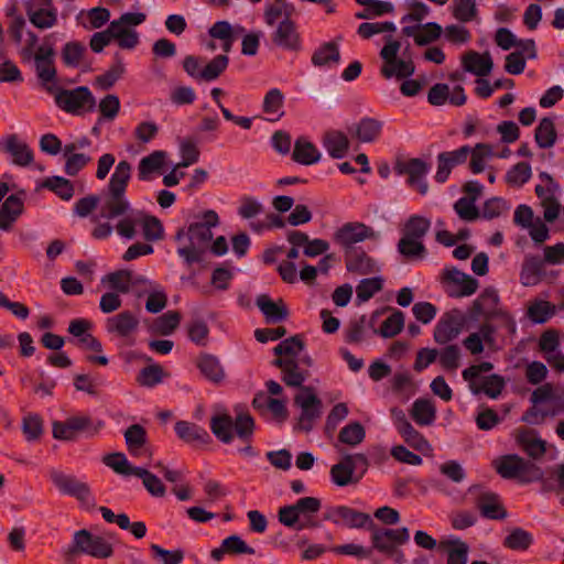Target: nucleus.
<instances>
[{
    "mask_svg": "<svg viewBox=\"0 0 564 564\" xmlns=\"http://www.w3.org/2000/svg\"><path fill=\"white\" fill-rule=\"evenodd\" d=\"M131 174V163L127 160L119 161L101 194L100 217L108 220L119 219L115 230L124 239L135 237L142 220V210L134 209L126 196Z\"/></svg>",
    "mask_w": 564,
    "mask_h": 564,
    "instance_id": "obj_1",
    "label": "nucleus"
},
{
    "mask_svg": "<svg viewBox=\"0 0 564 564\" xmlns=\"http://www.w3.org/2000/svg\"><path fill=\"white\" fill-rule=\"evenodd\" d=\"M219 216L208 209L194 217L187 228L176 231L177 254L187 265L200 262L213 239L212 229L219 225Z\"/></svg>",
    "mask_w": 564,
    "mask_h": 564,
    "instance_id": "obj_2",
    "label": "nucleus"
},
{
    "mask_svg": "<svg viewBox=\"0 0 564 564\" xmlns=\"http://www.w3.org/2000/svg\"><path fill=\"white\" fill-rule=\"evenodd\" d=\"M210 431L224 444H230L236 434L239 440L249 443L254 432V420L249 413H239L236 419L227 413L213 415Z\"/></svg>",
    "mask_w": 564,
    "mask_h": 564,
    "instance_id": "obj_3",
    "label": "nucleus"
},
{
    "mask_svg": "<svg viewBox=\"0 0 564 564\" xmlns=\"http://www.w3.org/2000/svg\"><path fill=\"white\" fill-rule=\"evenodd\" d=\"M322 508L321 499L316 497H302L293 505L279 509L278 519L283 525L301 531L318 527L315 516Z\"/></svg>",
    "mask_w": 564,
    "mask_h": 564,
    "instance_id": "obj_4",
    "label": "nucleus"
},
{
    "mask_svg": "<svg viewBox=\"0 0 564 564\" xmlns=\"http://www.w3.org/2000/svg\"><path fill=\"white\" fill-rule=\"evenodd\" d=\"M494 467L503 479H516L521 484H530L543 478V471L538 465L517 454L498 457L494 460Z\"/></svg>",
    "mask_w": 564,
    "mask_h": 564,
    "instance_id": "obj_5",
    "label": "nucleus"
},
{
    "mask_svg": "<svg viewBox=\"0 0 564 564\" xmlns=\"http://www.w3.org/2000/svg\"><path fill=\"white\" fill-rule=\"evenodd\" d=\"M48 93L54 96L56 106L69 115L83 116L95 110L96 99L86 86H78L73 89L55 86L48 88Z\"/></svg>",
    "mask_w": 564,
    "mask_h": 564,
    "instance_id": "obj_6",
    "label": "nucleus"
},
{
    "mask_svg": "<svg viewBox=\"0 0 564 564\" xmlns=\"http://www.w3.org/2000/svg\"><path fill=\"white\" fill-rule=\"evenodd\" d=\"M48 477L61 495L75 498L87 510L96 507V499L90 487L75 475L53 468L48 471Z\"/></svg>",
    "mask_w": 564,
    "mask_h": 564,
    "instance_id": "obj_7",
    "label": "nucleus"
},
{
    "mask_svg": "<svg viewBox=\"0 0 564 564\" xmlns=\"http://www.w3.org/2000/svg\"><path fill=\"white\" fill-rule=\"evenodd\" d=\"M105 423L94 421L88 414H76L67 417L65 421H55L52 424L53 437L61 441H74L82 432L88 435L97 434Z\"/></svg>",
    "mask_w": 564,
    "mask_h": 564,
    "instance_id": "obj_8",
    "label": "nucleus"
},
{
    "mask_svg": "<svg viewBox=\"0 0 564 564\" xmlns=\"http://www.w3.org/2000/svg\"><path fill=\"white\" fill-rule=\"evenodd\" d=\"M400 47L401 44L399 41L388 36L386 45L380 51V57L383 61L380 73L387 79L392 77L408 78L414 74V63L411 59L398 57Z\"/></svg>",
    "mask_w": 564,
    "mask_h": 564,
    "instance_id": "obj_9",
    "label": "nucleus"
},
{
    "mask_svg": "<svg viewBox=\"0 0 564 564\" xmlns=\"http://www.w3.org/2000/svg\"><path fill=\"white\" fill-rule=\"evenodd\" d=\"M500 299L496 289L486 288L474 301L471 315L474 317L482 316L489 318H501L509 332H516V322L512 316L499 306Z\"/></svg>",
    "mask_w": 564,
    "mask_h": 564,
    "instance_id": "obj_10",
    "label": "nucleus"
},
{
    "mask_svg": "<svg viewBox=\"0 0 564 564\" xmlns=\"http://www.w3.org/2000/svg\"><path fill=\"white\" fill-rule=\"evenodd\" d=\"M68 553L73 555L86 554L95 558H108L112 556L113 549L105 538L82 529L74 533Z\"/></svg>",
    "mask_w": 564,
    "mask_h": 564,
    "instance_id": "obj_11",
    "label": "nucleus"
},
{
    "mask_svg": "<svg viewBox=\"0 0 564 564\" xmlns=\"http://www.w3.org/2000/svg\"><path fill=\"white\" fill-rule=\"evenodd\" d=\"M50 36L45 37L42 45L34 52V68L40 84L48 91L57 83V70L55 66V50L52 43H48Z\"/></svg>",
    "mask_w": 564,
    "mask_h": 564,
    "instance_id": "obj_12",
    "label": "nucleus"
},
{
    "mask_svg": "<svg viewBox=\"0 0 564 564\" xmlns=\"http://www.w3.org/2000/svg\"><path fill=\"white\" fill-rule=\"evenodd\" d=\"M272 365L281 370V380L285 386L302 390L310 376L308 368L312 367L313 360L305 354L297 359L275 358Z\"/></svg>",
    "mask_w": 564,
    "mask_h": 564,
    "instance_id": "obj_13",
    "label": "nucleus"
},
{
    "mask_svg": "<svg viewBox=\"0 0 564 564\" xmlns=\"http://www.w3.org/2000/svg\"><path fill=\"white\" fill-rule=\"evenodd\" d=\"M468 492L473 497L474 506L482 518L489 520H503L507 518L508 512L498 494L480 486L470 487Z\"/></svg>",
    "mask_w": 564,
    "mask_h": 564,
    "instance_id": "obj_14",
    "label": "nucleus"
},
{
    "mask_svg": "<svg viewBox=\"0 0 564 564\" xmlns=\"http://www.w3.org/2000/svg\"><path fill=\"white\" fill-rule=\"evenodd\" d=\"M441 283L449 297L460 299L473 295L478 289V281L456 268H445L441 275Z\"/></svg>",
    "mask_w": 564,
    "mask_h": 564,
    "instance_id": "obj_15",
    "label": "nucleus"
},
{
    "mask_svg": "<svg viewBox=\"0 0 564 564\" xmlns=\"http://www.w3.org/2000/svg\"><path fill=\"white\" fill-rule=\"evenodd\" d=\"M334 241L344 249L347 253L348 250H356L355 245L362 242L367 239L377 240L379 234L372 227L364 223L350 221L344 224L334 232Z\"/></svg>",
    "mask_w": 564,
    "mask_h": 564,
    "instance_id": "obj_16",
    "label": "nucleus"
},
{
    "mask_svg": "<svg viewBox=\"0 0 564 564\" xmlns=\"http://www.w3.org/2000/svg\"><path fill=\"white\" fill-rule=\"evenodd\" d=\"M294 402L301 408L299 429L310 432L314 422L322 414V401L312 387H302L300 393L295 395Z\"/></svg>",
    "mask_w": 564,
    "mask_h": 564,
    "instance_id": "obj_17",
    "label": "nucleus"
},
{
    "mask_svg": "<svg viewBox=\"0 0 564 564\" xmlns=\"http://www.w3.org/2000/svg\"><path fill=\"white\" fill-rule=\"evenodd\" d=\"M399 175H406V184L415 188L421 195H426L429 191V184L426 182V175L429 174L431 166L422 159L414 158L406 161L398 162L394 167Z\"/></svg>",
    "mask_w": 564,
    "mask_h": 564,
    "instance_id": "obj_18",
    "label": "nucleus"
},
{
    "mask_svg": "<svg viewBox=\"0 0 564 564\" xmlns=\"http://www.w3.org/2000/svg\"><path fill=\"white\" fill-rule=\"evenodd\" d=\"M324 520L337 525H346L350 529H370L373 521L368 513L355 510L347 506L330 507L324 513Z\"/></svg>",
    "mask_w": 564,
    "mask_h": 564,
    "instance_id": "obj_19",
    "label": "nucleus"
},
{
    "mask_svg": "<svg viewBox=\"0 0 564 564\" xmlns=\"http://www.w3.org/2000/svg\"><path fill=\"white\" fill-rule=\"evenodd\" d=\"M560 333L550 328L544 330L539 338L538 347L549 366L556 372L564 371V352L560 348Z\"/></svg>",
    "mask_w": 564,
    "mask_h": 564,
    "instance_id": "obj_20",
    "label": "nucleus"
},
{
    "mask_svg": "<svg viewBox=\"0 0 564 564\" xmlns=\"http://www.w3.org/2000/svg\"><path fill=\"white\" fill-rule=\"evenodd\" d=\"M26 14L30 22L41 30L53 28L57 23V9L52 0H29Z\"/></svg>",
    "mask_w": 564,
    "mask_h": 564,
    "instance_id": "obj_21",
    "label": "nucleus"
},
{
    "mask_svg": "<svg viewBox=\"0 0 564 564\" xmlns=\"http://www.w3.org/2000/svg\"><path fill=\"white\" fill-rule=\"evenodd\" d=\"M272 43L285 51L297 52L302 48V39L296 23L292 19H282L271 34Z\"/></svg>",
    "mask_w": 564,
    "mask_h": 564,
    "instance_id": "obj_22",
    "label": "nucleus"
},
{
    "mask_svg": "<svg viewBox=\"0 0 564 564\" xmlns=\"http://www.w3.org/2000/svg\"><path fill=\"white\" fill-rule=\"evenodd\" d=\"M470 153L469 145H462L460 148L453 151H444L438 153L437 170L435 173V181L440 184L445 183L454 167L464 164Z\"/></svg>",
    "mask_w": 564,
    "mask_h": 564,
    "instance_id": "obj_23",
    "label": "nucleus"
},
{
    "mask_svg": "<svg viewBox=\"0 0 564 564\" xmlns=\"http://www.w3.org/2000/svg\"><path fill=\"white\" fill-rule=\"evenodd\" d=\"M94 324L86 318H74L69 322L67 332L75 338V345L83 349L100 352L101 343L90 333Z\"/></svg>",
    "mask_w": 564,
    "mask_h": 564,
    "instance_id": "obj_24",
    "label": "nucleus"
},
{
    "mask_svg": "<svg viewBox=\"0 0 564 564\" xmlns=\"http://www.w3.org/2000/svg\"><path fill=\"white\" fill-rule=\"evenodd\" d=\"M3 150L9 155L11 163L19 167L30 166L34 160L33 150L15 133L6 137Z\"/></svg>",
    "mask_w": 564,
    "mask_h": 564,
    "instance_id": "obj_25",
    "label": "nucleus"
},
{
    "mask_svg": "<svg viewBox=\"0 0 564 564\" xmlns=\"http://www.w3.org/2000/svg\"><path fill=\"white\" fill-rule=\"evenodd\" d=\"M89 145L90 140L87 137H83L77 142L66 143L63 147V155L66 160L64 171L67 175L75 176L91 161L89 155L85 153H76L77 149Z\"/></svg>",
    "mask_w": 564,
    "mask_h": 564,
    "instance_id": "obj_26",
    "label": "nucleus"
},
{
    "mask_svg": "<svg viewBox=\"0 0 564 564\" xmlns=\"http://www.w3.org/2000/svg\"><path fill=\"white\" fill-rule=\"evenodd\" d=\"M359 460L364 464L367 463V458L362 454L356 455H346L343 459L332 466L330 468V479L332 481L339 486L345 487L350 484L357 482L358 478H354V473L356 470V462Z\"/></svg>",
    "mask_w": 564,
    "mask_h": 564,
    "instance_id": "obj_27",
    "label": "nucleus"
},
{
    "mask_svg": "<svg viewBox=\"0 0 564 564\" xmlns=\"http://www.w3.org/2000/svg\"><path fill=\"white\" fill-rule=\"evenodd\" d=\"M26 199L25 191H19L10 194L2 202V231H10L13 224L24 213V203Z\"/></svg>",
    "mask_w": 564,
    "mask_h": 564,
    "instance_id": "obj_28",
    "label": "nucleus"
},
{
    "mask_svg": "<svg viewBox=\"0 0 564 564\" xmlns=\"http://www.w3.org/2000/svg\"><path fill=\"white\" fill-rule=\"evenodd\" d=\"M345 265L348 272L359 275H368L380 270L377 261L362 249L348 250L345 253Z\"/></svg>",
    "mask_w": 564,
    "mask_h": 564,
    "instance_id": "obj_29",
    "label": "nucleus"
},
{
    "mask_svg": "<svg viewBox=\"0 0 564 564\" xmlns=\"http://www.w3.org/2000/svg\"><path fill=\"white\" fill-rule=\"evenodd\" d=\"M174 430L181 441L193 447L204 446L212 442L210 435L204 427L188 421H177Z\"/></svg>",
    "mask_w": 564,
    "mask_h": 564,
    "instance_id": "obj_30",
    "label": "nucleus"
},
{
    "mask_svg": "<svg viewBox=\"0 0 564 564\" xmlns=\"http://www.w3.org/2000/svg\"><path fill=\"white\" fill-rule=\"evenodd\" d=\"M462 323L458 315L447 312L442 315L434 328V340L445 345L455 339L460 333Z\"/></svg>",
    "mask_w": 564,
    "mask_h": 564,
    "instance_id": "obj_31",
    "label": "nucleus"
},
{
    "mask_svg": "<svg viewBox=\"0 0 564 564\" xmlns=\"http://www.w3.org/2000/svg\"><path fill=\"white\" fill-rule=\"evenodd\" d=\"M139 326L138 317L130 311H123L106 319V329L119 337H129Z\"/></svg>",
    "mask_w": 564,
    "mask_h": 564,
    "instance_id": "obj_32",
    "label": "nucleus"
},
{
    "mask_svg": "<svg viewBox=\"0 0 564 564\" xmlns=\"http://www.w3.org/2000/svg\"><path fill=\"white\" fill-rule=\"evenodd\" d=\"M285 96L280 88H270L263 97L261 110L270 122H276L284 117Z\"/></svg>",
    "mask_w": 564,
    "mask_h": 564,
    "instance_id": "obj_33",
    "label": "nucleus"
},
{
    "mask_svg": "<svg viewBox=\"0 0 564 564\" xmlns=\"http://www.w3.org/2000/svg\"><path fill=\"white\" fill-rule=\"evenodd\" d=\"M382 129V121L371 117H364L355 123L350 132L359 142L372 143L380 138Z\"/></svg>",
    "mask_w": 564,
    "mask_h": 564,
    "instance_id": "obj_34",
    "label": "nucleus"
},
{
    "mask_svg": "<svg viewBox=\"0 0 564 564\" xmlns=\"http://www.w3.org/2000/svg\"><path fill=\"white\" fill-rule=\"evenodd\" d=\"M196 367L203 377L214 384H220L226 378L219 358L212 354H200L196 360Z\"/></svg>",
    "mask_w": 564,
    "mask_h": 564,
    "instance_id": "obj_35",
    "label": "nucleus"
},
{
    "mask_svg": "<svg viewBox=\"0 0 564 564\" xmlns=\"http://www.w3.org/2000/svg\"><path fill=\"white\" fill-rule=\"evenodd\" d=\"M256 303L268 323H281L289 317V310L281 299L272 301L269 295L261 294Z\"/></svg>",
    "mask_w": 564,
    "mask_h": 564,
    "instance_id": "obj_36",
    "label": "nucleus"
},
{
    "mask_svg": "<svg viewBox=\"0 0 564 564\" xmlns=\"http://www.w3.org/2000/svg\"><path fill=\"white\" fill-rule=\"evenodd\" d=\"M517 444L531 458H541L546 452V442L538 436L533 430H520L516 436Z\"/></svg>",
    "mask_w": 564,
    "mask_h": 564,
    "instance_id": "obj_37",
    "label": "nucleus"
},
{
    "mask_svg": "<svg viewBox=\"0 0 564 564\" xmlns=\"http://www.w3.org/2000/svg\"><path fill=\"white\" fill-rule=\"evenodd\" d=\"M462 65L465 72L482 77L490 74L494 63L489 53L470 51L462 57Z\"/></svg>",
    "mask_w": 564,
    "mask_h": 564,
    "instance_id": "obj_38",
    "label": "nucleus"
},
{
    "mask_svg": "<svg viewBox=\"0 0 564 564\" xmlns=\"http://www.w3.org/2000/svg\"><path fill=\"white\" fill-rule=\"evenodd\" d=\"M544 273V261L538 256H527L520 271V282L524 286L540 283Z\"/></svg>",
    "mask_w": 564,
    "mask_h": 564,
    "instance_id": "obj_39",
    "label": "nucleus"
},
{
    "mask_svg": "<svg viewBox=\"0 0 564 564\" xmlns=\"http://www.w3.org/2000/svg\"><path fill=\"white\" fill-rule=\"evenodd\" d=\"M166 160V152L162 150H155L149 155L142 158L138 165V178L147 182L152 180V174L160 172Z\"/></svg>",
    "mask_w": 564,
    "mask_h": 564,
    "instance_id": "obj_40",
    "label": "nucleus"
},
{
    "mask_svg": "<svg viewBox=\"0 0 564 564\" xmlns=\"http://www.w3.org/2000/svg\"><path fill=\"white\" fill-rule=\"evenodd\" d=\"M323 145L330 158L343 159L349 150V140L344 132L330 130L325 132Z\"/></svg>",
    "mask_w": 564,
    "mask_h": 564,
    "instance_id": "obj_41",
    "label": "nucleus"
},
{
    "mask_svg": "<svg viewBox=\"0 0 564 564\" xmlns=\"http://www.w3.org/2000/svg\"><path fill=\"white\" fill-rule=\"evenodd\" d=\"M369 530L372 532L371 542L373 549L384 556L392 558L397 564H402L405 561L403 551L394 547L388 538L383 539V531L381 529L376 528L373 524Z\"/></svg>",
    "mask_w": 564,
    "mask_h": 564,
    "instance_id": "obj_42",
    "label": "nucleus"
},
{
    "mask_svg": "<svg viewBox=\"0 0 564 564\" xmlns=\"http://www.w3.org/2000/svg\"><path fill=\"white\" fill-rule=\"evenodd\" d=\"M412 420L420 426L433 425L436 420V408L429 399H416L410 410Z\"/></svg>",
    "mask_w": 564,
    "mask_h": 564,
    "instance_id": "obj_43",
    "label": "nucleus"
},
{
    "mask_svg": "<svg viewBox=\"0 0 564 564\" xmlns=\"http://www.w3.org/2000/svg\"><path fill=\"white\" fill-rule=\"evenodd\" d=\"M292 159L302 165H312L319 161L321 152L305 138H299L294 143Z\"/></svg>",
    "mask_w": 564,
    "mask_h": 564,
    "instance_id": "obj_44",
    "label": "nucleus"
},
{
    "mask_svg": "<svg viewBox=\"0 0 564 564\" xmlns=\"http://www.w3.org/2000/svg\"><path fill=\"white\" fill-rule=\"evenodd\" d=\"M305 343L301 335H294L280 341L274 348L273 352L278 358L297 359L304 354Z\"/></svg>",
    "mask_w": 564,
    "mask_h": 564,
    "instance_id": "obj_45",
    "label": "nucleus"
},
{
    "mask_svg": "<svg viewBox=\"0 0 564 564\" xmlns=\"http://www.w3.org/2000/svg\"><path fill=\"white\" fill-rule=\"evenodd\" d=\"M123 436L130 455L140 456L148 442L145 429L140 424H132L124 431Z\"/></svg>",
    "mask_w": 564,
    "mask_h": 564,
    "instance_id": "obj_46",
    "label": "nucleus"
},
{
    "mask_svg": "<svg viewBox=\"0 0 564 564\" xmlns=\"http://www.w3.org/2000/svg\"><path fill=\"white\" fill-rule=\"evenodd\" d=\"M430 228L431 220L429 218L421 215H411L401 228V236L423 241Z\"/></svg>",
    "mask_w": 564,
    "mask_h": 564,
    "instance_id": "obj_47",
    "label": "nucleus"
},
{
    "mask_svg": "<svg viewBox=\"0 0 564 564\" xmlns=\"http://www.w3.org/2000/svg\"><path fill=\"white\" fill-rule=\"evenodd\" d=\"M557 139L555 124L552 118L544 117L540 120L534 131V140L540 149L552 148Z\"/></svg>",
    "mask_w": 564,
    "mask_h": 564,
    "instance_id": "obj_48",
    "label": "nucleus"
},
{
    "mask_svg": "<svg viewBox=\"0 0 564 564\" xmlns=\"http://www.w3.org/2000/svg\"><path fill=\"white\" fill-rule=\"evenodd\" d=\"M102 282H108L112 290L124 294L130 291L131 284L144 281L139 278H134V273L131 271L119 270L107 274L105 278H102Z\"/></svg>",
    "mask_w": 564,
    "mask_h": 564,
    "instance_id": "obj_49",
    "label": "nucleus"
},
{
    "mask_svg": "<svg viewBox=\"0 0 564 564\" xmlns=\"http://www.w3.org/2000/svg\"><path fill=\"white\" fill-rule=\"evenodd\" d=\"M397 250L408 261L421 260L427 252L423 241L404 236L398 241Z\"/></svg>",
    "mask_w": 564,
    "mask_h": 564,
    "instance_id": "obj_50",
    "label": "nucleus"
},
{
    "mask_svg": "<svg viewBox=\"0 0 564 564\" xmlns=\"http://www.w3.org/2000/svg\"><path fill=\"white\" fill-rule=\"evenodd\" d=\"M494 155V148L488 143H477L474 148H470L469 170L471 173H481L485 170L486 162Z\"/></svg>",
    "mask_w": 564,
    "mask_h": 564,
    "instance_id": "obj_51",
    "label": "nucleus"
},
{
    "mask_svg": "<svg viewBox=\"0 0 564 564\" xmlns=\"http://www.w3.org/2000/svg\"><path fill=\"white\" fill-rule=\"evenodd\" d=\"M340 59V54L337 44L327 42L319 46L312 56V63L315 66H330L337 64Z\"/></svg>",
    "mask_w": 564,
    "mask_h": 564,
    "instance_id": "obj_52",
    "label": "nucleus"
},
{
    "mask_svg": "<svg viewBox=\"0 0 564 564\" xmlns=\"http://www.w3.org/2000/svg\"><path fill=\"white\" fill-rule=\"evenodd\" d=\"M102 463L115 473L122 476L135 475L137 467H133L123 453L116 452L102 457Z\"/></svg>",
    "mask_w": 564,
    "mask_h": 564,
    "instance_id": "obj_53",
    "label": "nucleus"
},
{
    "mask_svg": "<svg viewBox=\"0 0 564 564\" xmlns=\"http://www.w3.org/2000/svg\"><path fill=\"white\" fill-rule=\"evenodd\" d=\"M532 543V534L521 528L511 530L503 540V546L513 551H525Z\"/></svg>",
    "mask_w": 564,
    "mask_h": 564,
    "instance_id": "obj_54",
    "label": "nucleus"
},
{
    "mask_svg": "<svg viewBox=\"0 0 564 564\" xmlns=\"http://www.w3.org/2000/svg\"><path fill=\"white\" fill-rule=\"evenodd\" d=\"M43 187L55 193L63 200H70L74 196L73 183L63 176H51L43 182Z\"/></svg>",
    "mask_w": 564,
    "mask_h": 564,
    "instance_id": "obj_55",
    "label": "nucleus"
},
{
    "mask_svg": "<svg viewBox=\"0 0 564 564\" xmlns=\"http://www.w3.org/2000/svg\"><path fill=\"white\" fill-rule=\"evenodd\" d=\"M86 53V46L78 41L67 42L62 48V61L68 67H78Z\"/></svg>",
    "mask_w": 564,
    "mask_h": 564,
    "instance_id": "obj_56",
    "label": "nucleus"
},
{
    "mask_svg": "<svg viewBox=\"0 0 564 564\" xmlns=\"http://www.w3.org/2000/svg\"><path fill=\"white\" fill-rule=\"evenodd\" d=\"M555 314V306L547 301H534L528 308V317L535 324L547 322Z\"/></svg>",
    "mask_w": 564,
    "mask_h": 564,
    "instance_id": "obj_57",
    "label": "nucleus"
},
{
    "mask_svg": "<svg viewBox=\"0 0 564 564\" xmlns=\"http://www.w3.org/2000/svg\"><path fill=\"white\" fill-rule=\"evenodd\" d=\"M383 282L381 276L362 279L356 286L357 300L359 302L369 301L376 293L382 290Z\"/></svg>",
    "mask_w": 564,
    "mask_h": 564,
    "instance_id": "obj_58",
    "label": "nucleus"
},
{
    "mask_svg": "<svg viewBox=\"0 0 564 564\" xmlns=\"http://www.w3.org/2000/svg\"><path fill=\"white\" fill-rule=\"evenodd\" d=\"M165 373L162 366L155 364L144 367L137 377V382L141 387L154 388L163 381Z\"/></svg>",
    "mask_w": 564,
    "mask_h": 564,
    "instance_id": "obj_59",
    "label": "nucleus"
},
{
    "mask_svg": "<svg viewBox=\"0 0 564 564\" xmlns=\"http://www.w3.org/2000/svg\"><path fill=\"white\" fill-rule=\"evenodd\" d=\"M229 58L227 55H217L209 61L204 67L200 74V80L213 82L217 79L227 68Z\"/></svg>",
    "mask_w": 564,
    "mask_h": 564,
    "instance_id": "obj_60",
    "label": "nucleus"
},
{
    "mask_svg": "<svg viewBox=\"0 0 564 564\" xmlns=\"http://www.w3.org/2000/svg\"><path fill=\"white\" fill-rule=\"evenodd\" d=\"M82 14L85 15L82 25L87 30L100 29L110 19V11L104 7H96L86 12L83 11Z\"/></svg>",
    "mask_w": 564,
    "mask_h": 564,
    "instance_id": "obj_61",
    "label": "nucleus"
},
{
    "mask_svg": "<svg viewBox=\"0 0 564 564\" xmlns=\"http://www.w3.org/2000/svg\"><path fill=\"white\" fill-rule=\"evenodd\" d=\"M365 436L366 432L364 426L359 422H352L340 430L338 440L340 443L356 446L364 441Z\"/></svg>",
    "mask_w": 564,
    "mask_h": 564,
    "instance_id": "obj_62",
    "label": "nucleus"
},
{
    "mask_svg": "<svg viewBox=\"0 0 564 564\" xmlns=\"http://www.w3.org/2000/svg\"><path fill=\"white\" fill-rule=\"evenodd\" d=\"M137 477L142 479L143 486L153 497H163L165 494V486L154 474L142 467H137Z\"/></svg>",
    "mask_w": 564,
    "mask_h": 564,
    "instance_id": "obj_63",
    "label": "nucleus"
},
{
    "mask_svg": "<svg viewBox=\"0 0 564 564\" xmlns=\"http://www.w3.org/2000/svg\"><path fill=\"white\" fill-rule=\"evenodd\" d=\"M532 170L528 162H519L506 174V182L513 186H522L531 178Z\"/></svg>",
    "mask_w": 564,
    "mask_h": 564,
    "instance_id": "obj_64",
    "label": "nucleus"
}]
</instances>
